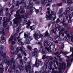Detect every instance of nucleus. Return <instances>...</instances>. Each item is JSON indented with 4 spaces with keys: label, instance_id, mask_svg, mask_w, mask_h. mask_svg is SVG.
Returning a JSON list of instances; mask_svg holds the SVG:
<instances>
[{
    "label": "nucleus",
    "instance_id": "f257e3e1",
    "mask_svg": "<svg viewBox=\"0 0 73 73\" xmlns=\"http://www.w3.org/2000/svg\"><path fill=\"white\" fill-rule=\"evenodd\" d=\"M19 11H17L16 12V14H14V16L15 18L13 19V21L14 24H17L21 23L22 21V16L20 15Z\"/></svg>",
    "mask_w": 73,
    "mask_h": 73
},
{
    "label": "nucleus",
    "instance_id": "f03ea898",
    "mask_svg": "<svg viewBox=\"0 0 73 73\" xmlns=\"http://www.w3.org/2000/svg\"><path fill=\"white\" fill-rule=\"evenodd\" d=\"M46 50L48 52H52V50H51V47H46L45 48H42V54H43V56H42V59L44 60L46 58H49V56H46Z\"/></svg>",
    "mask_w": 73,
    "mask_h": 73
},
{
    "label": "nucleus",
    "instance_id": "7ed1b4c3",
    "mask_svg": "<svg viewBox=\"0 0 73 73\" xmlns=\"http://www.w3.org/2000/svg\"><path fill=\"white\" fill-rule=\"evenodd\" d=\"M29 33L28 32H27L24 34L25 38L26 40L24 41V42L25 44H29L31 43V40H33V38L32 36H30L28 35Z\"/></svg>",
    "mask_w": 73,
    "mask_h": 73
},
{
    "label": "nucleus",
    "instance_id": "20e7f679",
    "mask_svg": "<svg viewBox=\"0 0 73 73\" xmlns=\"http://www.w3.org/2000/svg\"><path fill=\"white\" fill-rule=\"evenodd\" d=\"M48 10L47 11L46 13V20H51L53 19V15L50 14V8L48 7L47 8Z\"/></svg>",
    "mask_w": 73,
    "mask_h": 73
},
{
    "label": "nucleus",
    "instance_id": "39448f33",
    "mask_svg": "<svg viewBox=\"0 0 73 73\" xmlns=\"http://www.w3.org/2000/svg\"><path fill=\"white\" fill-rule=\"evenodd\" d=\"M68 59L66 60V61L67 62V67L66 68H68V66H70L71 65V62H73V55L72 54H71L70 56H68L67 58Z\"/></svg>",
    "mask_w": 73,
    "mask_h": 73
},
{
    "label": "nucleus",
    "instance_id": "423d86ee",
    "mask_svg": "<svg viewBox=\"0 0 73 73\" xmlns=\"http://www.w3.org/2000/svg\"><path fill=\"white\" fill-rule=\"evenodd\" d=\"M34 36L36 40H37V38L38 39L40 38H41L42 39H43V38H44V36L41 34L39 31H38L34 35Z\"/></svg>",
    "mask_w": 73,
    "mask_h": 73
},
{
    "label": "nucleus",
    "instance_id": "0eeeda50",
    "mask_svg": "<svg viewBox=\"0 0 73 73\" xmlns=\"http://www.w3.org/2000/svg\"><path fill=\"white\" fill-rule=\"evenodd\" d=\"M38 56L36 55L35 57L36 58V60L35 64L34 65V67H38L39 65H42V62L41 61H39L38 59L37 58Z\"/></svg>",
    "mask_w": 73,
    "mask_h": 73
},
{
    "label": "nucleus",
    "instance_id": "6e6552de",
    "mask_svg": "<svg viewBox=\"0 0 73 73\" xmlns=\"http://www.w3.org/2000/svg\"><path fill=\"white\" fill-rule=\"evenodd\" d=\"M25 69L26 70L27 73L29 72V73H33V71L29 70V69H31V66L30 64H28L25 65Z\"/></svg>",
    "mask_w": 73,
    "mask_h": 73
},
{
    "label": "nucleus",
    "instance_id": "1a4fd4ad",
    "mask_svg": "<svg viewBox=\"0 0 73 73\" xmlns=\"http://www.w3.org/2000/svg\"><path fill=\"white\" fill-rule=\"evenodd\" d=\"M19 62L21 66L19 65L18 66V68H19V70H20V71L22 70H23L24 67L22 66V65H23V64H24V61L22 59H20Z\"/></svg>",
    "mask_w": 73,
    "mask_h": 73
},
{
    "label": "nucleus",
    "instance_id": "9d476101",
    "mask_svg": "<svg viewBox=\"0 0 73 73\" xmlns=\"http://www.w3.org/2000/svg\"><path fill=\"white\" fill-rule=\"evenodd\" d=\"M62 66L60 68V69H59L58 73H61L62 72V70L61 69H62V70H65V69H66V63H65L64 62L62 63Z\"/></svg>",
    "mask_w": 73,
    "mask_h": 73
},
{
    "label": "nucleus",
    "instance_id": "9b49d317",
    "mask_svg": "<svg viewBox=\"0 0 73 73\" xmlns=\"http://www.w3.org/2000/svg\"><path fill=\"white\" fill-rule=\"evenodd\" d=\"M11 20V19L7 18L5 21H3V26L4 28H5V27H7V23L9 22Z\"/></svg>",
    "mask_w": 73,
    "mask_h": 73
},
{
    "label": "nucleus",
    "instance_id": "f8f14e48",
    "mask_svg": "<svg viewBox=\"0 0 73 73\" xmlns=\"http://www.w3.org/2000/svg\"><path fill=\"white\" fill-rule=\"evenodd\" d=\"M73 16V11L72 12V14H70L69 16V19H68V23H70L72 22V20L71 19L72 18V17Z\"/></svg>",
    "mask_w": 73,
    "mask_h": 73
},
{
    "label": "nucleus",
    "instance_id": "ddd939ff",
    "mask_svg": "<svg viewBox=\"0 0 73 73\" xmlns=\"http://www.w3.org/2000/svg\"><path fill=\"white\" fill-rule=\"evenodd\" d=\"M53 45V44L52 43H50L49 44H48V42H45L44 44V46L45 47H46V46H49V47H51V46H52V45Z\"/></svg>",
    "mask_w": 73,
    "mask_h": 73
},
{
    "label": "nucleus",
    "instance_id": "4468645a",
    "mask_svg": "<svg viewBox=\"0 0 73 73\" xmlns=\"http://www.w3.org/2000/svg\"><path fill=\"white\" fill-rule=\"evenodd\" d=\"M34 51L33 52V53L34 54V56L36 57V56H37V48H34Z\"/></svg>",
    "mask_w": 73,
    "mask_h": 73
},
{
    "label": "nucleus",
    "instance_id": "2eb2a0df",
    "mask_svg": "<svg viewBox=\"0 0 73 73\" xmlns=\"http://www.w3.org/2000/svg\"><path fill=\"white\" fill-rule=\"evenodd\" d=\"M21 16L22 19V18L24 19H27V18H28V17H29L28 15L27 14H25L24 15H21Z\"/></svg>",
    "mask_w": 73,
    "mask_h": 73
},
{
    "label": "nucleus",
    "instance_id": "dca6fc26",
    "mask_svg": "<svg viewBox=\"0 0 73 73\" xmlns=\"http://www.w3.org/2000/svg\"><path fill=\"white\" fill-rule=\"evenodd\" d=\"M53 61L54 62H56V65H57V66H61V63H58V61L56 60H54Z\"/></svg>",
    "mask_w": 73,
    "mask_h": 73
},
{
    "label": "nucleus",
    "instance_id": "f3484780",
    "mask_svg": "<svg viewBox=\"0 0 73 73\" xmlns=\"http://www.w3.org/2000/svg\"><path fill=\"white\" fill-rule=\"evenodd\" d=\"M45 33V35H44V37L45 38L46 37H47L48 38L50 36V35H49V34L47 31H46Z\"/></svg>",
    "mask_w": 73,
    "mask_h": 73
},
{
    "label": "nucleus",
    "instance_id": "a211bd4d",
    "mask_svg": "<svg viewBox=\"0 0 73 73\" xmlns=\"http://www.w3.org/2000/svg\"><path fill=\"white\" fill-rule=\"evenodd\" d=\"M2 67H3V64L0 65V73H3L4 72V68H2Z\"/></svg>",
    "mask_w": 73,
    "mask_h": 73
},
{
    "label": "nucleus",
    "instance_id": "6ab92c4d",
    "mask_svg": "<svg viewBox=\"0 0 73 73\" xmlns=\"http://www.w3.org/2000/svg\"><path fill=\"white\" fill-rule=\"evenodd\" d=\"M66 9L67 11H66L68 13H70L72 12V11H73V9H70V8L69 7H67Z\"/></svg>",
    "mask_w": 73,
    "mask_h": 73
},
{
    "label": "nucleus",
    "instance_id": "aec40b11",
    "mask_svg": "<svg viewBox=\"0 0 73 73\" xmlns=\"http://www.w3.org/2000/svg\"><path fill=\"white\" fill-rule=\"evenodd\" d=\"M65 3L66 4L68 3V4H72L73 2H72V1L69 0H66L65 1Z\"/></svg>",
    "mask_w": 73,
    "mask_h": 73
},
{
    "label": "nucleus",
    "instance_id": "412c9836",
    "mask_svg": "<svg viewBox=\"0 0 73 73\" xmlns=\"http://www.w3.org/2000/svg\"><path fill=\"white\" fill-rule=\"evenodd\" d=\"M21 3H22V1H17L16 2V4L15 5V6H16V7H19V4H22Z\"/></svg>",
    "mask_w": 73,
    "mask_h": 73
},
{
    "label": "nucleus",
    "instance_id": "4be33fe9",
    "mask_svg": "<svg viewBox=\"0 0 73 73\" xmlns=\"http://www.w3.org/2000/svg\"><path fill=\"white\" fill-rule=\"evenodd\" d=\"M16 50H19V51H21V50L23 49V48L22 47L18 46L17 48H16Z\"/></svg>",
    "mask_w": 73,
    "mask_h": 73
},
{
    "label": "nucleus",
    "instance_id": "5701e85b",
    "mask_svg": "<svg viewBox=\"0 0 73 73\" xmlns=\"http://www.w3.org/2000/svg\"><path fill=\"white\" fill-rule=\"evenodd\" d=\"M21 52L22 53V54H23L25 56H27V53L26 52H25V50L23 49L22 50H21Z\"/></svg>",
    "mask_w": 73,
    "mask_h": 73
},
{
    "label": "nucleus",
    "instance_id": "b1692460",
    "mask_svg": "<svg viewBox=\"0 0 73 73\" xmlns=\"http://www.w3.org/2000/svg\"><path fill=\"white\" fill-rule=\"evenodd\" d=\"M55 27L56 29H57L58 28V29H60L61 28V26H60V25L58 24H56L55 25Z\"/></svg>",
    "mask_w": 73,
    "mask_h": 73
},
{
    "label": "nucleus",
    "instance_id": "393cba45",
    "mask_svg": "<svg viewBox=\"0 0 73 73\" xmlns=\"http://www.w3.org/2000/svg\"><path fill=\"white\" fill-rule=\"evenodd\" d=\"M47 58H46V59H44V60L42 59V60H43V61H45V60H46V61L45 62H44V63H45V64H48V63H49V60H46V59Z\"/></svg>",
    "mask_w": 73,
    "mask_h": 73
},
{
    "label": "nucleus",
    "instance_id": "a878e982",
    "mask_svg": "<svg viewBox=\"0 0 73 73\" xmlns=\"http://www.w3.org/2000/svg\"><path fill=\"white\" fill-rule=\"evenodd\" d=\"M5 63L7 64V65L8 66H9L11 65V62L9 61H7Z\"/></svg>",
    "mask_w": 73,
    "mask_h": 73
},
{
    "label": "nucleus",
    "instance_id": "bb28decb",
    "mask_svg": "<svg viewBox=\"0 0 73 73\" xmlns=\"http://www.w3.org/2000/svg\"><path fill=\"white\" fill-rule=\"evenodd\" d=\"M35 25H33L30 27V29H31L32 31H33V30H34V29H35Z\"/></svg>",
    "mask_w": 73,
    "mask_h": 73
},
{
    "label": "nucleus",
    "instance_id": "cd10ccee",
    "mask_svg": "<svg viewBox=\"0 0 73 73\" xmlns=\"http://www.w3.org/2000/svg\"><path fill=\"white\" fill-rule=\"evenodd\" d=\"M41 1V4L42 5H45L46 4V3H45L44 0H42Z\"/></svg>",
    "mask_w": 73,
    "mask_h": 73
},
{
    "label": "nucleus",
    "instance_id": "c85d7f7f",
    "mask_svg": "<svg viewBox=\"0 0 73 73\" xmlns=\"http://www.w3.org/2000/svg\"><path fill=\"white\" fill-rule=\"evenodd\" d=\"M62 26L64 28H67L68 27V23H64L62 25Z\"/></svg>",
    "mask_w": 73,
    "mask_h": 73
},
{
    "label": "nucleus",
    "instance_id": "c756f323",
    "mask_svg": "<svg viewBox=\"0 0 73 73\" xmlns=\"http://www.w3.org/2000/svg\"><path fill=\"white\" fill-rule=\"evenodd\" d=\"M18 53H19V51L17 50L15 51L14 52H13V54L14 55H15V54L17 55Z\"/></svg>",
    "mask_w": 73,
    "mask_h": 73
},
{
    "label": "nucleus",
    "instance_id": "7c9ffc66",
    "mask_svg": "<svg viewBox=\"0 0 73 73\" xmlns=\"http://www.w3.org/2000/svg\"><path fill=\"white\" fill-rule=\"evenodd\" d=\"M51 32L53 34L54 33V35H56V31H54V29H52L51 31Z\"/></svg>",
    "mask_w": 73,
    "mask_h": 73
},
{
    "label": "nucleus",
    "instance_id": "2f4dec72",
    "mask_svg": "<svg viewBox=\"0 0 73 73\" xmlns=\"http://www.w3.org/2000/svg\"><path fill=\"white\" fill-rule=\"evenodd\" d=\"M70 52H68L67 51H66L65 52H64V53H63V55H67L68 54V53H69Z\"/></svg>",
    "mask_w": 73,
    "mask_h": 73
},
{
    "label": "nucleus",
    "instance_id": "473e14b6",
    "mask_svg": "<svg viewBox=\"0 0 73 73\" xmlns=\"http://www.w3.org/2000/svg\"><path fill=\"white\" fill-rule=\"evenodd\" d=\"M13 36L12 35L11 36L10 38H9V41H12L13 39Z\"/></svg>",
    "mask_w": 73,
    "mask_h": 73
},
{
    "label": "nucleus",
    "instance_id": "72a5a7b5",
    "mask_svg": "<svg viewBox=\"0 0 73 73\" xmlns=\"http://www.w3.org/2000/svg\"><path fill=\"white\" fill-rule=\"evenodd\" d=\"M51 15H54V16H55L56 15V13L54 11H51Z\"/></svg>",
    "mask_w": 73,
    "mask_h": 73
},
{
    "label": "nucleus",
    "instance_id": "f704fd0d",
    "mask_svg": "<svg viewBox=\"0 0 73 73\" xmlns=\"http://www.w3.org/2000/svg\"><path fill=\"white\" fill-rule=\"evenodd\" d=\"M44 68L45 69H46L48 68V64H45V63H44Z\"/></svg>",
    "mask_w": 73,
    "mask_h": 73
},
{
    "label": "nucleus",
    "instance_id": "c9c22d12",
    "mask_svg": "<svg viewBox=\"0 0 73 73\" xmlns=\"http://www.w3.org/2000/svg\"><path fill=\"white\" fill-rule=\"evenodd\" d=\"M18 11H19V13H24L25 11L24 10H19Z\"/></svg>",
    "mask_w": 73,
    "mask_h": 73
},
{
    "label": "nucleus",
    "instance_id": "e433bc0d",
    "mask_svg": "<svg viewBox=\"0 0 73 73\" xmlns=\"http://www.w3.org/2000/svg\"><path fill=\"white\" fill-rule=\"evenodd\" d=\"M55 54V56H57V55H60L61 54V53L60 52H56L55 53L54 52Z\"/></svg>",
    "mask_w": 73,
    "mask_h": 73
},
{
    "label": "nucleus",
    "instance_id": "4c0bfd02",
    "mask_svg": "<svg viewBox=\"0 0 73 73\" xmlns=\"http://www.w3.org/2000/svg\"><path fill=\"white\" fill-rule=\"evenodd\" d=\"M9 14H9V11H7L5 12V15L6 17H7V16H8V17H9Z\"/></svg>",
    "mask_w": 73,
    "mask_h": 73
},
{
    "label": "nucleus",
    "instance_id": "58836bf2",
    "mask_svg": "<svg viewBox=\"0 0 73 73\" xmlns=\"http://www.w3.org/2000/svg\"><path fill=\"white\" fill-rule=\"evenodd\" d=\"M13 69H15L16 68V64H15V62H14L13 64Z\"/></svg>",
    "mask_w": 73,
    "mask_h": 73
},
{
    "label": "nucleus",
    "instance_id": "ea45409f",
    "mask_svg": "<svg viewBox=\"0 0 73 73\" xmlns=\"http://www.w3.org/2000/svg\"><path fill=\"white\" fill-rule=\"evenodd\" d=\"M8 72H9V73H12V69L11 68H9L8 69Z\"/></svg>",
    "mask_w": 73,
    "mask_h": 73
},
{
    "label": "nucleus",
    "instance_id": "a19ab883",
    "mask_svg": "<svg viewBox=\"0 0 73 73\" xmlns=\"http://www.w3.org/2000/svg\"><path fill=\"white\" fill-rule=\"evenodd\" d=\"M4 49V47L3 45L0 46V50H3Z\"/></svg>",
    "mask_w": 73,
    "mask_h": 73
},
{
    "label": "nucleus",
    "instance_id": "79ce46f5",
    "mask_svg": "<svg viewBox=\"0 0 73 73\" xmlns=\"http://www.w3.org/2000/svg\"><path fill=\"white\" fill-rule=\"evenodd\" d=\"M22 55H21V54H18V57L19 58H22Z\"/></svg>",
    "mask_w": 73,
    "mask_h": 73
},
{
    "label": "nucleus",
    "instance_id": "37998d69",
    "mask_svg": "<svg viewBox=\"0 0 73 73\" xmlns=\"http://www.w3.org/2000/svg\"><path fill=\"white\" fill-rule=\"evenodd\" d=\"M15 11V10H11V14H9V17H11V16H12V14L13 12H14V11Z\"/></svg>",
    "mask_w": 73,
    "mask_h": 73
},
{
    "label": "nucleus",
    "instance_id": "c03bdc74",
    "mask_svg": "<svg viewBox=\"0 0 73 73\" xmlns=\"http://www.w3.org/2000/svg\"><path fill=\"white\" fill-rule=\"evenodd\" d=\"M60 23L61 24H62L63 25L65 23V20L64 19H63L62 21L60 22Z\"/></svg>",
    "mask_w": 73,
    "mask_h": 73
},
{
    "label": "nucleus",
    "instance_id": "a18cd8bd",
    "mask_svg": "<svg viewBox=\"0 0 73 73\" xmlns=\"http://www.w3.org/2000/svg\"><path fill=\"white\" fill-rule=\"evenodd\" d=\"M57 5L58 7H61L62 5V3H58L57 4Z\"/></svg>",
    "mask_w": 73,
    "mask_h": 73
},
{
    "label": "nucleus",
    "instance_id": "49530a36",
    "mask_svg": "<svg viewBox=\"0 0 73 73\" xmlns=\"http://www.w3.org/2000/svg\"><path fill=\"white\" fill-rule=\"evenodd\" d=\"M63 40H65L66 41H68V39L67 38V37L65 36L63 38Z\"/></svg>",
    "mask_w": 73,
    "mask_h": 73
},
{
    "label": "nucleus",
    "instance_id": "de8ad7c7",
    "mask_svg": "<svg viewBox=\"0 0 73 73\" xmlns=\"http://www.w3.org/2000/svg\"><path fill=\"white\" fill-rule=\"evenodd\" d=\"M7 58H6L5 59H3L2 60V62H3V64H4L5 62V61H7Z\"/></svg>",
    "mask_w": 73,
    "mask_h": 73
},
{
    "label": "nucleus",
    "instance_id": "09e8293b",
    "mask_svg": "<svg viewBox=\"0 0 73 73\" xmlns=\"http://www.w3.org/2000/svg\"><path fill=\"white\" fill-rule=\"evenodd\" d=\"M69 13L68 12H67V11H65V12H64L63 13V14L64 15H68Z\"/></svg>",
    "mask_w": 73,
    "mask_h": 73
},
{
    "label": "nucleus",
    "instance_id": "8fccbe9b",
    "mask_svg": "<svg viewBox=\"0 0 73 73\" xmlns=\"http://www.w3.org/2000/svg\"><path fill=\"white\" fill-rule=\"evenodd\" d=\"M33 23L35 24V25H37L38 24V22L34 20L33 21Z\"/></svg>",
    "mask_w": 73,
    "mask_h": 73
},
{
    "label": "nucleus",
    "instance_id": "3c124183",
    "mask_svg": "<svg viewBox=\"0 0 73 73\" xmlns=\"http://www.w3.org/2000/svg\"><path fill=\"white\" fill-rule=\"evenodd\" d=\"M56 23H58L60 22V19L58 18L56 21Z\"/></svg>",
    "mask_w": 73,
    "mask_h": 73
},
{
    "label": "nucleus",
    "instance_id": "603ef678",
    "mask_svg": "<svg viewBox=\"0 0 73 73\" xmlns=\"http://www.w3.org/2000/svg\"><path fill=\"white\" fill-rule=\"evenodd\" d=\"M62 12H63V11H62V9H60L59 10L58 13L59 14H60L61 13H62Z\"/></svg>",
    "mask_w": 73,
    "mask_h": 73
},
{
    "label": "nucleus",
    "instance_id": "864d4df0",
    "mask_svg": "<svg viewBox=\"0 0 73 73\" xmlns=\"http://www.w3.org/2000/svg\"><path fill=\"white\" fill-rule=\"evenodd\" d=\"M27 48L30 50H31V49H32V47L30 46H27Z\"/></svg>",
    "mask_w": 73,
    "mask_h": 73
},
{
    "label": "nucleus",
    "instance_id": "5fc2aeb1",
    "mask_svg": "<svg viewBox=\"0 0 73 73\" xmlns=\"http://www.w3.org/2000/svg\"><path fill=\"white\" fill-rule=\"evenodd\" d=\"M1 40H4V36H2L1 37Z\"/></svg>",
    "mask_w": 73,
    "mask_h": 73
},
{
    "label": "nucleus",
    "instance_id": "6e6d98bb",
    "mask_svg": "<svg viewBox=\"0 0 73 73\" xmlns=\"http://www.w3.org/2000/svg\"><path fill=\"white\" fill-rule=\"evenodd\" d=\"M50 66H52L53 65V62L52 61H50L49 62Z\"/></svg>",
    "mask_w": 73,
    "mask_h": 73
},
{
    "label": "nucleus",
    "instance_id": "4d7b16f0",
    "mask_svg": "<svg viewBox=\"0 0 73 73\" xmlns=\"http://www.w3.org/2000/svg\"><path fill=\"white\" fill-rule=\"evenodd\" d=\"M48 68H49L50 70H52V66H49L48 67Z\"/></svg>",
    "mask_w": 73,
    "mask_h": 73
},
{
    "label": "nucleus",
    "instance_id": "13d9d810",
    "mask_svg": "<svg viewBox=\"0 0 73 73\" xmlns=\"http://www.w3.org/2000/svg\"><path fill=\"white\" fill-rule=\"evenodd\" d=\"M10 49L12 50H14V48H13V46H11L10 47Z\"/></svg>",
    "mask_w": 73,
    "mask_h": 73
},
{
    "label": "nucleus",
    "instance_id": "bf43d9fd",
    "mask_svg": "<svg viewBox=\"0 0 73 73\" xmlns=\"http://www.w3.org/2000/svg\"><path fill=\"white\" fill-rule=\"evenodd\" d=\"M70 52H71L73 53V48L72 47H70Z\"/></svg>",
    "mask_w": 73,
    "mask_h": 73
},
{
    "label": "nucleus",
    "instance_id": "052dcab7",
    "mask_svg": "<svg viewBox=\"0 0 73 73\" xmlns=\"http://www.w3.org/2000/svg\"><path fill=\"white\" fill-rule=\"evenodd\" d=\"M24 7L21 6L20 7V9L19 10H23L24 9Z\"/></svg>",
    "mask_w": 73,
    "mask_h": 73
},
{
    "label": "nucleus",
    "instance_id": "680f3d73",
    "mask_svg": "<svg viewBox=\"0 0 73 73\" xmlns=\"http://www.w3.org/2000/svg\"><path fill=\"white\" fill-rule=\"evenodd\" d=\"M22 4H23L24 7H27V4L25 3H22Z\"/></svg>",
    "mask_w": 73,
    "mask_h": 73
},
{
    "label": "nucleus",
    "instance_id": "e2e57ef3",
    "mask_svg": "<svg viewBox=\"0 0 73 73\" xmlns=\"http://www.w3.org/2000/svg\"><path fill=\"white\" fill-rule=\"evenodd\" d=\"M48 38L49 39V40L51 41H53V38L51 37H50V36L48 37Z\"/></svg>",
    "mask_w": 73,
    "mask_h": 73
},
{
    "label": "nucleus",
    "instance_id": "0e129e2a",
    "mask_svg": "<svg viewBox=\"0 0 73 73\" xmlns=\"http://www.w3.org/2000/svg\"><path fill=\"white\" fill-rule=\"evenodd\" d=\"M63 16V14H62L60 15H59V18H61V17H62Z\"/></svg>",
    "mask_w": 73,
    "mask_h": 73
},
{
    "label": "nucleus",
    "instance_id": "69168bd1",
    "mask_svg": "<svg viewBox=\"0 0 73 73\" xmlns=\"http://www.w3.org/2000/svg\"><path fill=\"white\" fill-rule=\"evenodd\" d=\"M11 63H12V62H14V58H12L11 59Z\"/></svg>",
    "mask_w": 73,
    "mask_h": 73
},
{
    "label": "nucleus",
    "instance_id": "338daca9",
    "mask_svg": "<svg viewBox=\"0 0 73 73\" xmlns=\"http://www.w3.org/2000/svg\"><path fill=\"white\" fill-rule=\"evenodd\" d=\"M58 72L57 70H55L54 71L52 72L51 73H58Z\"/></svg>",
    "mask_w": 73,
    "mask_h": 73
},
{
    "label": "nucleus",
    "instance_id": "774afa93",
    "mask_svg": "<svg viewBox=\"0 0 73 73\" xmlns=\"http://www.w3.org/2000/svg\"><path fill=\"white\" fill-rule=\"evenodd\" d=\"M42 71L41 70H40L38 72L37 71H36L35 73H41Z\"/></svg>",
    "mask_w": 73,
    "mask_h": 73
}]
</instances>
